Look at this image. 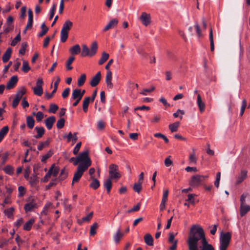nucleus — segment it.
Segmentation results:
<instances>
[{
  "label": "nucleus",
  "mask_w": 250,
  "mask_h": 250,
  "mask_svg": "<svg viewBox=\"0 0 250 250\" xmlns=\"http://www.w3.org/2000/svg\"><path fill=\"white\" fill-rule=\"evenodd\" d=\"M197 195L195 194H188V199H186L187 202H188L190 204L192 205H194L195 204L194 197L196 196Z\"/></svg>",
  "instance_id": "obj_52"
},
{
  "label": "nucleus",
  "mask_w": 250,
  "mask_h": 250,
  "mask_svg": "<svg viewBox=\"0 0 250 250\" xmlns=\"http://www.w3.org/2000/svg\"><path fill=\"white\" fill-rule=\"evenodd\" d=\"M250 210V206L246 205H240V214L241 217L245 216Z\"/></svg>",
  "instance_id": "obj_21"
},
{
  "label": "nucleus",
  "mask_w": 250,
  "mask_h": 250,
  "mask_svg": "<svg viewBox=\"0 0 250 250\" xmlns=\"http://www.w3.org/2000/svg\"><path fill=\"white\" fill-rule=\"evenodd\" d=\"M75 60V57L74 56H70L66 62V67L67 70H71L73 69V67L71 66V64Z\"/></svg>",
  "instance_id": "obj_40"
},
{
  "label": "nucleus",
  "mask_w": 250,
  "mask_h": 250,
  "mask_svg": "<svg viewBox=\"0 0 250 250\" xmlns=\"http://www.w3.org/2000/svg\"><path fill=\"white\" fill-rule=\"evenodd\" d=\"M35 130L37 132V134L34 136L36 139L42 138L45 132V129L43 127L37 126L35 128Z\"/></svg>",
  "instance_id": "obj_24"
},
{
  "label": "nucleus",
  "mask_w": 250,
  "mask_h": 250,
  "mask_svg": "<svg viewBox=\"0 0 250 250\" xmlns=\"http://www.w3.org/2000/svg\"><path fill=\"white\" fill-rule=\"evenodd\" d=\"M109 177L113 179H119L121 178V175L118 172V166L112 164L109 166Z\"/></svg>",
  "instance_id": "obj_5"
},
{
  "label": "nucleus",
  "mask_w": 250,
  "mask_h": 250,
  "mask_svg": "<svg viewBox=\"0 0 250 250\" xmlns=\"http://www.w3.org/2000/svg\"><path fill=\"white\" fill-rule=\"evenodd\" d=\"M67 177V172L65 171V168H63L61 170L60 174L58 178L53 179L54 181H63Z\"/></svg>",
  "instance_id": "obj_25"
},
{
  "label": "nucleus",
  "mask_w": 250,
  "mask_h": 250,
  "mask_svg": "<svg viewBox=\"0 0 250 250\" xmlns=\"http://www.w3.org/2000/svg\"><path fill=\"white\" fill-rule=\"evenodd\" d=\"M68 37V32L62 30L61 31V41L62 42L66 41Z\"/></svg>",
  "instance_id": "obj_44"
},
{
  "label": "nucleus",
  "mask_w": 250,
  "mask_h": 250,
  "mask_svg": "<svg viewBox=\"0 0 250 250\" xmlns=\"http://www.w3.org/2000/svg\"><path fill=\"white\" fill-rule=\"evenodd\" d=\"M58 109L59 106L57 104H50L48 112L49 113H55Z\"/></svg>",
  "instance_id": "obj_48"
},
{
  "label": "nucleus",
  "mask_w": 250,
  "mask_h": 250,
  "mask_svg": "<svg viewBox=\"0 0 250 250\" xmlns=\"http://www.w3.org/2000/svg\"><path fill=\"white\" fill-rule=\"evenodd\" d=\"M101 79V72H98L94 77H92L90 84L92 87L96 86L100 83Z\"/></svg>",
  "instance_id": "obj_11"
},
{
  "label": "nucleus",
  "mask_w": 250,
  "mask_h": 250,
  "mask_svg": "<svg viewBox=\"0 0 250 250\" xmlns=\"http://www.w3.org/2000/svg\"><path fill=\"white\" fill-rule=\"evenodd\" d=\"M30 69L31 68L29 66L28 62L27 61L23 60L22 62V66L21 68L22 70L24 73H27L28 71L30 70Z\"/></svg>",
  "instance_id": "obj_45"
},
{
  "label": "nucleus",
  "mask_w": 250,
  "mask_h": 250,
  "mask_svg": "<svg viewBox=\"0 0 250 250\" xmlns=\"http://www.w3.org/2000/svg\"><path fill=\"white\" fill-rule=\"evenodd\" d=\"M55 121L56 118L54 116H50L44 120L45 125L48 130H50L52 128Z\"/></svg>",
  "instance_id": "obj_13"
},
{
  "label": "nucleus",
  "mask_w": 250,
  "mask_h": 250,
  "mask_svg": "<svg viewBox=\"0 0 250 250\" xmlns=\"http://www.w3.org/2000/svg\"><path fill=\"white\" fill-rule=\"evenodd\" d=\"M82 146V142H80L78 143L77 144L75 147H74L73 149V153L75 155H77L78 153V152L80 150V148Z\"/></svg>",
  "instance_id": "obj_59"
},
{
  "label": "nucleus",
  "mask_w": 250,
  "mask_h": 250,
  "mask_svg": "<svg viewBox=\"0 0 250 250\" xmlns=\"http://www.w3.org/2000/svg\"><path fill=\"white\" fill-rule=\"evenodd\" d=\"M56 91H57V90L53 89V90L52 91L51 93H49L46 92L45 93V96L47 100L50 99L51 98H52L53 97L54 94L56 92Z\"/></svg>",
  "instance_id": "obj_62"
},
{
  "label": "nucleus",
  "mask_w": 250,
  "mask_h": 250,
  "mask_svg": "<svg viewBox=\"0 0 250 250\" xmlns=\"http://www.w3.org/2000/svg\"><path fill=\"white\" fill-rule=\"evenodd\" d=\"M8 131L9 127L8 126H5L0 130V143L3 140L4 137L7 134Z\"/></svg>",
  "instance_id": "obj_36"
},
{
  "label": "nucleus",
  "mask_w": 250,
  "mask_h": 250,
  "mask_svg": "<svg viewBox=\"0 0 250 250\" xmlns=\"http://www.w3.org/2000/svg\"><path fill=\"white\" fill-rule=\"evenodd\" d=\"M72 26L73 22L70 20H66L62 25V30L68 32V31L70 30Z\"/></svg>",
  "instance_id": "obj_29"
},
{
  "label": "nucleus",
  "mask_w": 250,
  "mask_h": 250,
  "mask_svg": "<svg viewBox=\"0 0 250 250\" xmlns=\"http://www.w3.org/2000/svg\"><path fill=\"white\" fill-rule=\"evenodd\" d=\"M15 208L13 207H11L9 209L4 210V212L8 218H11L13 216V212Z\"/></svg>",
  "instance_id": "obj_46"
},
{
  "label": "nucleus",
  "mask_w": 250,
  "mask_h": 250,
  "mask_svg": "<svg viewBox=\"0 0 250 250\" xmlns=\"http://www.w3.org/2000/svg\"><path fill=\"white\" fill-rule=\"evenodd\" d=\"M154 136L157 138H162V139H163L166 143H168L169 142L168 138L165 135L161 133H156L154 134Z\"/></svg>",
  "instance_id": "obj_53"
},
{
  "label": "nucleus",
  "mask_w": 250,
  "mask_h": 250,
  "mask_svg": "<svg viewBox=\"0 0 250 250\" xmlns=\"http://www.w3.org/2000/svg\"><path fill=\"white\" fill-rule=\"evenodd\" d=\"M112 79V74L111 71L109 70L107 71L106 78H105V83L107 84V87L110 88H112L113 87V84L111 82Z\"/></svg>",
  "instance_id": "obj_15"
},
{
  "label": "nucleus",
  "mask_w": 250,
  "mask_h": 250,
  "mask_svg": "<svg viewBox=\"0 0 250 250\" xmlns=\"http://www.w3.org/2000/svg\"><path fill=\"white\" fill-rule=\"evenodd\" d=\"M12 52V50L10 47H9L7 49L2 56L3 62L6 63L9 61L11 56Z\"/></svg>",
  "instance_id": "obj_18"
},
{
  "label": "nucleus",
  "mask_w": 250,
  "mask_h": 250,
  "mask_svg": "<svg viewBox=\"0 0 250 250\" xmlns=\"http://www.w3.org/2000/svg\"><path fill=\"white\" fill-rule=\"evenodd\" d=\"M89 151L86 150L79 154L77 157V160L74 163V166H77L80 163L78 166L88 168L91 165V161L88 156Z\"/></svg>",
  "instance_id": "obj_2"
},
{
  "label": "nucleus",
  "mask_w": 250,
  "mask_h": 250,
  "mask_svg": "<svg viewBox=\"0 0 250 250\" xmlns=\"http://www.w3.org/2000/svg\"><path fill=\"white\" fill-rule=\"evenodd\" d=\"M144 240L147 245L149 246L153 245V238L149 233H147L144 236Z\"/></svg>",
  "instance_id": "obj_26"
},
{
  "label": "nucleus",
  "mask_w": 250,
  "mask_h": 250,
  "mask_svg": "<svg viewBox=\"0 0 250 250\" xmlns=\"http://www.w3.org/2000/svg\"><path fill=\"white\" fill-rule=\"evenodd\" d=\"M37 208L38 206L33 199L24 206V209L26 212L31 211L33 209Z\"/></svg>",
  "instance_id": "obj_10"
},
{
  "label": "nucleus",
  "mask_w": 250,
  "mask_h": 250,
  "mask_svg": "<svg viewBox=\"0 0 250 250\" xmlns=\"http://www.w3.org/2000/svg\"><path fill=\"white\" fill-rule=\"evenodd\" d=\"M248 196V193H244L240 197V205H245V199Z\"/></svg>",
  "instance_id": "obj_60"
},
{
  "label": "nucleus",
  "mask_w": 250,
  "mask_h": 250,
  "mask_svg": "<svg viewBox=\"0 0 250 250\" xmlns=\"http://www.w3.org/2000/svg\"><path fill=\"white\" fill-rule=\"evenodd\" d=\"M189 160L190 163L196 164L197 162V159L196 158L195 155L194 153L190 154L189 157Z\"/></svg>",
  "instance_id": "obj_63"
},
{
  "label": "nucleus",
  "mask_w": 250,
  "mask_h": 250,
  "mask_svg": "<svg viewBox=\"0 0 250 250\" xmlns=\"http://www.w3.org/2000/svg\"><path fill=\"white\" fill-rule=\"evenodd\" d=\"M86 79V76L85 74H83L78 80V85L79 86H83Z\"/></svg>",
  "instance_id": "obj_42"
},
{
  "label": "nucleus",
  "mask_w": 250,
  "mask_h": 250,
  "mask_svg": "<svg viewBox=\"0 0 250 250\" xmlns=\"http://www.w3.org/2000/svg\"><path fill=\"white\" fill-rule=\"evenodd\" d=\"M197 105L199 108V110L200 112L202 113L205 111V104L202 101L201 96L199 94H198L197 95Z\"/></svg>",
  "instance_id": "obj_19"
},
{
  "label": "nucleus",
  "mask_w": 250,
  "mask_h": 250,
  "mask_svg": "<svg viewBox=\"0 0 250 250\" xmlns=\"http://www.w3.org/2000/svg\"><path fill=\"white\" fill-rule=\"evenodd\" d=\"M73 91L75 92L76 94H77V96H78L79 97L80 96L82 98H83L85 93V90L84 89L82 90L81 89H75L73 90Z\"/></svg>",
  "instance_id": "obj_58"
},
{
  "label": "nucleus",
  "mask_w": 250,
  "mask_h": 250,
  "mask_svg": "<svg viewBox=\"0 0 250 250\" xmlns=\"http://www.w3.org/2000/svg\"><path fill=\"white\" fill-rule=\"evenodd\" d=\"M188 250H215L208 242L204 229L198 225H193L187 241Z\"/></svg>",
  "instance_id": "obj_1"
},
{
  "label": "nucleus",
  "mask_w": 250,
  "mask_h": 250,
  "mask_svg": "<svg viewBox=\"0 0 250 250\" xmlns=\"http://www.w3.org/2000/svg\"><path fill=\"white\" fill-rule=\"evenodd\" d=\"M9 155V153L8 152H6L5 153H4V154H3L2 155V157H1L2 160V162H1L2 165H3L5 164Z\"/></svg>",
  "instance_id": "obj_61"
},
{
  "label": "nucleus",
  "mask_w": 250,
  "mask_h": 250,
  "mask_svg": "<svg viewBox=\"0 0 250 250\" xmlns=\"http://www.w3.org/2000/svg\"><path fill=\"white\" fill-rule=\"evenodd\" d=\"M88 168H85L83 167H82L81 166H78L77 168L76 171L75 172L74 174V176L72 180V185H73V184L75 183L78 182L82 176L83 175V172L86 171Z\"/></svg>",
  "instance_id": "obj_7"
},
{
  "label": "nucleus",
  "mask_w": 250,
  "mask_h": 250,
  "mask_svg": "<svg viewBox=\"0 0 250 250\" xmlns=\"http://www.w3.org/2000/svg\"><path fill=\"white\" fill-rule=\"evenodd\" d=\"M98 227V224L97 223H94L90 227V235L93 236L96 233V229Z\"/></svg>",
  "instance_id": "obj_47"
},
{
  "label": "nucleus",
  "mask_w": 250,
  "mask_h": 250,
  "mask_svg": "<svg viewBox=\"0 0 250 250\" xmlns=\"http://www.w3.org/2000/svg\"><path fill=\"white\" fill-rule=\"evenodd\" d=\"M65 120L64 118H60L57 123L56 126L58 129H62L64 126Z\"/></svg>",
  "instance_id": "obj_50"
},
{
  "label": "nucleus",
  "mask_w": 250,
  "mask_h": 250,
  "mask_svg": "<svg viewBox=\"0 0 250 250\" xmlns=\"http://www.w3.org/2000/svg\"><path fill=\"white\" fill-rule=\"evenodd\" d=\"M26 93V89L24 86L21 87L18 90L16 95L15 98H18L19 100H21L22 97L23 95H24Z\"/></svg>",
  "instance_id": "obj_23"
},
{
  "label": "nucleus",
  "mask_w": 250,
  "mask_h": 250,
  "mask_svg": "<svg viewBox=\"0 0 250 250\" xmlns=\"http://www.w3.org/2000/svg\"><path fill=\"white\" fill-rule=\"evenodd\" d=\"M98 44L96 42H94L92 43L90 48L89 49L85 44L82 45V51L81 52V56L82 57H92L94 56L97 51Z\"/></svg>",
  "instance_id": "obj_3"
},
{
  "label": "nucleus",
  "mask_w": 250,
  "mask_h": 250,
  "mask_svg": "<svg viewBox=\"0 0 250 250\" xmlns=\"http://www.w3.org/2000/svg\"><path fill=\"white\" fill-rule=\"evenodd\" d=\"M18 81V78L17 76H13L11 77L9 81L7 83L6 88L7 89H11L13 88Z\"/></svg>",
  "instance_id": "obj_12"
},
{
  "label": "nucleus",
  "mask_w": 250,
  "mask_h": 250,
  "mask_svg": "<svg viewBox=\"0 0 250 250\" xmlns=\"http://www.w3.org/2000/svg\"><path fill=\"white\" fill-rule=\"evenodd\" d=\"M77 94L73 91L71 99L75 100V102L73 104V106H76L82 99V97L80 96L79 97L78 96H77Z\"/></svg>",
  "instance_id": "obj_33"
},
{
  "label": "nucleus",
  "mask_w": 250,
  "mask_h": 250,
  "mask_svg": "<svg viewBox=\"0 0 250 250\" xmlns=\"http://www.w3.org/2000/svg\"><path fill=\"white\" fill-rule=\"evenodd\" d=\"M143 25L147 26L151 23V16L149 14L143 12L139 18Z\"/></svg>",
  "instance_id": "obj_9"
},
{
  "label": "nucleus",
  "mask_w": 250,
  "mask_h": 250,
  "mask_svg": "<svg viewBox=\"0 0 250 250\" xmlns=\"http://www.w3.org/2000/svg\"><path fill=\"white\" fill-rule=\"evenodd\" d=\"M247 103L246 100L245 99H243L242 101V106L241 107V111H240V115L241 116H242L244 114L245 110L247 106Z\"/></svg>",
  "instance_id": "obj_55"
},
{
  "label": "nucleus",
  "mask_w": 250,
  "mask_h": 250,
  "mask_svg": "<svg viewBox=\"0 0 250 250\" xmlns=\"http://www.w3.org/2000/svg\"><path fill=\"white\" fill-rule=\"evenodd\" d=\"M209 39L210 41V50L211 51H213L214 50V44L213 41V31L211 27H210L209 29Z\"/></svg>",
  "instance_id": "obj_34"
},
{
  "label": "nucleus",
  "mask_w": 250,
  "mask_h": 250,
  "mask_svg": "<svg viewBox=\"0 0 250 250\" xmlns=\"http://www.w3.org/2000/svg\"><path fill=\"white\" fill-rule=\"evenodd\" d=\"M140 206H141V203H138L136 206L133 207L132 208H131L130 209L128 210L127 211V212L128 213H131L132 212L137 211H138V210H139L140 209Z\"/></svg>",
  "instance_id": "obj_56"
},
{
  "label": "nucleus",
  "mask_w": 250,
  "mask_h": 250,
  "mask_svg": "<svg viewBox=\"0 0 250 250\" xmlns=\"http://www.w3.org/2000/svg\"><path fill=\"white\" fill-rule=\"evenodd\" d=\"M90 97H86L84 98L83 102V109L85 113L88 111V107L90 102Z\"/></svg>",
  "instance_id": "obj_28"
},
{
  "label": "nucleus",
  "mask_w": 250,
  "mask_h": 250,
  "mask_svg": "<svg viewBox=\"0 0 250 250\" xmlns=\"http://www.w3.org/2000/svg\"><path fill=\"white\" fill-rule=\"evenodd\" d=\"M28 20L26 25V29H30L32 27L33 23V14L32 10L29 9L28 10Z\"/></svg>",
  "instance_id": "obj_16"
},
{
  "label": "nucleus",
  "mask_w": 250,
  "mask_h": 250,
  "mask_svg": "<svg viewBox=\"0 0 250 250\" xmlns=\"http://www.w3.org/2000/svg\"><path fill=\"white\" fill-rule=\"evenodd\" d=\"M113 179L108 177L104 183V186L106 188L107 193L109 194L112 186V180Z\"/></svg>",
  "instance_id": "obj_22"
},
{
  "label": "nucleus",
  "mask_w": 250,
  "mask_h": 250,
  "mask_svg": "<svg viewBox=\"0 0 250 250\" xmlns=\"http://www.w3.org/2000/svg\"><path fill=\"white\" fill-rule=\"evenodd\" d=\"M21 35L20 32L16 36V37L12 40L11 42V45L12 46H15L18 42L21 41Z\"/></svg>",
  "instance_id": "obj_54"
},
{
  "label": "nucleus",
  "mask_w": 250,
  "mask_h": 250,
  "mask_svg": "<svg viewBox=\"0 0 250 250\" xmlns=\"http://www.w3.org/2000/svg\"><path fill=\"white\" fill-rule=\"evenodd\" d=\"M41 28L42 31L38 35L39 38L42 37L45 35L49 30L48 28L46 26L45 22L42 24Z\"/></svg>",
  "instance_id": "obj_35"
},
{
  "label": "nucleus",
  "mask_w": 250,
  "mask_h": 250,
  "mask_svg": "<svg viewBox=\"0 0 250 250\" xmlns=\"http://www.w3.org/2000/svg\"><path fill=\"white\" fill-rule=\"evenodd\" d=\"M118 23V20L117 19H113L109 23L105 26L103 30L104 32H106L108 30L116 26Z\"/></svg>",
  "instance_id": "obj_14"
},
{
  "label": "nucleus",
  "mask_w": 250,
  "mask_h": 250,
  "mask_svg": "<svg viewBox=\"0 0 250 250\" xmlns=\"http://www.w3.org/2000/svg\"><path fill=\"white\" fill-rule=\"evenodd\" d=\"M184 114H185V111L184 110L178 109L175 113H173V116L174 118H178L179 117L180 119L182 120L183 118L182 115Z\"/></svg>",
  "instance_id": "obj_49"
},
{
  "label": "nucleus",
  "mask_w": 250,
  "mask_h": 250,
  "mask_svg": "<svg viewBox=\"0 0 250 250\" xmlns=\"http://www.w3.org/2000/svg\"><path fill=\"white\" fill-rule=\"evenodd\" d=\"M221 178V173L218 172L216 174V180L214 181V186L218 188L219 186V182Z\"/></svg>",
  "instance_id": "obj_57"
},
{
  "label": "nucleus",
  "mask_w": 250,
  "mask_h": 250,
  "mask_svg": "<svg viewBox=\"0 0 250 250\" xmlns=\"http://www.w3.org/2000/svg\"><path fill=\"white\" fill-rule=\"evenodd\" d=\"M124 236V233L121 232V229L119 228L116 233L114 235L113 239L116 244L119 243L121 238Z\"/></svg>",
  "instance_id": "obj_30"
},
{
  "label": "nucleus",
  "mask_w": 250,
  "mask_h": 250,
  "mask_svg": "<svg viewBox=\"0 0 250 250\" xmlns=\"http://www.w3.org/2000/svg\"><path fill=\"white\" fill-rule=\"evenodd\" d=\"M180 124V123L179 122H176L170 124L168 126V128L171 132H176L177 131Z\"/></svg>",
  "instance_id": "obj_37"
},
{
  "label": "nucleus",
  "mask_w": 250,
  "mask_h": 250,
  "mask_svg": "<svg viewBox=\"0 0 250 250\" xmlns=\"http://www.w3.org/2000/svg\"><path fill=\"white\" fill-rule=\"evenodd\" d=\"M70 91V89L68 87L65 88L62 93V98L64 99L66 98L69 95Z\"/></svg>",
  "instance_id": "obj_64"
},
{
  "label": "nucleus",
  "mask_w": 250,
  "mask_h": 250,
  "mask_svg": "<svg viewBox=\"0 0 250 250\" xmlns=\"http://www.w3.org/2000/svg\"><path fill=\"white\" fill-rule=\"evenodd\" d=\"M43 82L42 78H39L36 82V86L33 88V92L35 95L41 96L43 93L42 84Z\"/></svg>",
  "instance_id": "obj_8"
},
{
  "label": "nucleus",
  "mask_w": 250,
  "mask_h": 250,
  "mask_svg": "<svg viewBox=\"0 0 250 250\" xmlns=\"http://www.w3.org/2000/svg\"><path fill=\"white\" fill-rule=\"evenodd\" d=\"M109 57V55L108 53H107L105 52H104L102 53V57L99 61V65L103 64L104 62H105L108 60Z\"/></svg>",
  "instance_id": "obj_39"
},
{
  "label": "nucleus",
  "mask_w": 250,
  "mask_h": 250,
  "mask_svg": "<svg viewBox=\"0 0 250 250\" xmlns=\"http://www.w3.org/2000/svg\"><path fill=\"white\" fill-rule=\"evenodd\" d=\"M69 52L72 55H77L81 52V47L79 44H76L69 49Z\"/></svg>",
  "instance_id": "obj_27"
},
{
  "label": "nucleus",
  "mask_w": 250,
  "mask_h": 250,
  "mask_svg": "<svg viewBox=\"0 0 250 250\" xmlns=\"http://www.w3.org/2000/svg\"><path fill=\"white\" fill-rule=\"evenodd\" d=\"M207 177H208V176H203L199 174L193 175L191 177L189 184L192 187H198L204 181V179Z\"/></svg>",
  "instance_id": "obj_6"
},
{
  "label": "nucleus",
  "mask_w": 250,
  "mask_h": 250,
  "mask_svg": "<svg viewBox=\"0 0 250 250\" xmlns=\"http://www.w3.org/2000/svg\"><path fill=\"white\" fill-rule=\"evenodd\" d=\"M231 238V233L227 232L223 233L222 232L220 238V250H227L229 246Z\"/></svg>",
  "instance_id": "obj_4"
},
{
  "label": "nucleus",
  "mask_w": 250,
  "mask_h": 250,
  "mask_svg": "<svg viewBox=\"0 0 250 250\" xmlns=\"http://www.w3.org/2000/svg\"><path fill=\"white\" fill-rule=\"evenodd\" d=\"M39 182L38 177L37 174L33 175L32 176L30 177L29 183L32 187H36L37 183Z\"/></svg>",
  "instance_id": "obj_31"
},
{
  "label": "nucleus",
  "mask_w": 250,
  "mask_h": 250,
  "mask_svg": "<svg viewBox=\"0 0 250 250\" xmlns=\"http://www.w3.org/2000/svg\"><path fill=\"white\" fill-rule=\"evenodd\" d=\"M3 170L6 174L12 175L14 173V169L12 166L10 165H7L3 169Z\"/></svg>",
  "instance_id": "obj_43"
},
{
  "label": "nucleus",
  "mask_w": 250,
  "mask_h": 250,
  "mask_svg": "<svg viewBox=\"0 0 250 250\" xmlns=\"http://www.w3.org/2000/svg\"><path fill=\"white\" fill-rule=\"evenodd\" d=\"M90 179L92 180V182L89 185V187L93 189H97L100 186L99 181L95 178L94 176H90Z\"/></svg>",
  "instance_id": "obj_20"
},
{
  "label": "nucleus",
  "mask_w": 250,
  "mask_h": 250,
  "mask_svg": "<svg viewBox=\"0 0 250 250\" xmlns=\"http://www.w3.org/2000/svg\"><path fill=\"white\" fill-rule=\"evenodd\" d=\"M247 171L242 170L240 174L238 176L236 184H241L247 177Z\"/></svg>",
  "instance_id": "obj_17"
},
{
  "label": "nucleus",
  "mask_w": 250,
  "mask_h": 250,
  "mask_svg": "<svg viewBox=\"0 0 250 250\" xmlns=\"http://www.w3.org/2000/svg\"><path fill=\"white\" fill-rule=\"evenodd\" d=\"M26 123L27 126L30 129L33 128L35 124V120L32 116H28L26 118Z\"/></svg>",
  "instance_id": "obj_38"
},
{
  "label": "nucleus",
  "mask_w": 250,
  "mask_h": 250,
  "mask_svg": "<svg viewBox=\"0 0 250 250\" xmlns=\"http://www.w3.org/2000/svg\"><path fill=\"white\" fill-rule=\"evenodd\" d=\"M133 189L135 192L139 193L142 189V184L139 183H135L133 185Z\"/></svg>",
  "instance_id": "obj_51"
},
{
  "label": "nucleus",
  "mask_w": 250,
  "mask_h": 250,
  "mask_svg": "<svg viewBox=\"0 0 250 250\" xmlns=\"http://www.w3.org/2000/svg\"><path fill=\"white\" fill-rule=\"evenodd\" d=\"M35 222V219L33 218L30 219L23 226V229L26 231H29L32 228V226Z\"/></svg>",
  "instance_id": "obj_32"
},
{
  "label": "nucleus",
  "mask_w": 250,
  "mask_h": 250,
  "mask_svg": "<svg viewBox=\"0 0 250 250\" xmlns=\"http://www.w3.org/2000/svg\"><path fill=\"white\" fill-rule=\"evenodd\" d=\"M50 139L49 138L44 142H41L38 146V149L39 150H42L43 147L48 146L50 144Z\"/></svg>",
  "instance_id": "obj_41"
}]
</instances>
